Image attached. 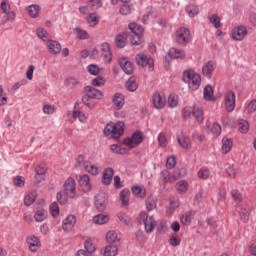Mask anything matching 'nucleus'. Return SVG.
<instances>
[{"instance_id": "f257e3e1", "label": "nucleus", "mask_w": 256, "mask_h": 256, "mask_svg": "<svg viewBox=\"0 0 256 256\" xmlns=\"http://www.w3.org/2000/svg\"><path fill=\"white\" fill-rule=\"evenodd\" d=\"M183 81L188 83L189 89L197 91L201 87V75L193 70H186L183 73Z\"/></svg>"}, {"instance_id": "f03ea898", "label": "nucleus", "mask_w": 256, "mask_h": 256, "mask_svg": "<svg viewBox=\"0 0 256 256\" xmlns=\"http://www.w3.org/2000/svg\"><path fill=\"white\" fill-rule=\"evenodd\" d=\"M123 133H125V123L123 122H111L104 128V135H110L113 139H119Z\"/></svg>"}, {"instance_id": "7ed1b4c3", "label": "nucleus", "mask_w": 256, "mask_h": 256, "mask_svg": "<svg viewBox=\"0 0 256 256\" xmlns=\"http://www.w3.org/2000/svg\"><path fill=\"white\" fill-rule=\"evenodd\" d=\"M160 175L163 183H173V181H177V179L185 177V175H187V170H185V168L178 169L172 174V176L169 170H163Z\"/></svg>"}, {"instance_id": "20e7f679", "label": "nucleus", "mask_w": 256, "mask_h": 256, "mask_svg": "<svg viewBox=\"0 0 256 256\" xmlns=\"http://www.w3.org/2000/svg\"><path fill=\"white\" fill-rule=\"evenodd\" d=\"M182 115L184 119H189L191 115H193L198 123H203V110H201L197 104H195L193 108L185 107L182 111Z\"/></svg>"}, {"instance_id": "39448f33", "label": "nucleus", "mask_w": 256, "mask_h": 256, "mask_svg": "<svg viewBox=\"0 0 256 256\" xmlns=\"http://www.w3.org/2000/svg\"><path fill=\"white\" fill-rule=\"evenodd\" d=\"M191 31L185 27H180L175 32V41L178 45H187L191 43Z\"/></svg>"}, {"instance_id": "423d86ee", "label": "nucleus", "mask_w": 256, "mask_h": 256, "mask_svg": "<svg viewBox=\"0 0 256 256\" xmlns=\"http://www.w3.org/2000/svg\"><path fill=\"white\" fill-rule=\"evenodd\" d=\"M136 63L140 67H148L149 71L155 69V60L150 55L140 52L136 55Z\"/></svg>"}, {"instance_id": "0eeeda50", "label": "nucleus", "mask_w": 256, "mask_h": 256, "mask_svg": "<svg viewBox=\"0 0 256 256\" xmlns=\"http://www.w3.org/2000/svg\"><path fill=\"white\" fill-rule=\"evenodd\" d=\"M143 143V132L137 130L132 134V137H127L123 140V145L129 147V149H133L135 147H139Z\"/></svg>"}, {"instance_id": "6e6552de", "label": "nucleus", "mask_w": 256, "mask_h": 256, "mask_svg": "<svg viewBox=\"0 0 256 256\" xmlns=\"http://www.w3.org/2000/svg\"><path fill=\"white\" fill-rule=\"evenodd\" d=\"M140 225H144L146 233H153L155 229V218L149 216L147 212H141L139 216Z\"/></svg>"}, {"instance_id": "1a4fd4ad", "label": "nucleus", "mask_w": 256, "mask_h": 256, "mask_svg": "<svg viewBox=\"0 0 256 256\" xmlns=\"http://www.w3.org/2000/svg\"><path fill=\"white\" fill-rule=\"evenodd\" d=\"M77 184L75 183V179L68 178L64 183V193H66L67 197L70 199H75V195H77L76 190Z\"/></svg>"}, {"instance_id": "9d476101", "label": "nucleus", "mask_w": 256, "mask_h": 256, "mask_svg": "<svg viewBox=\"0 0 256 256\" xmlns=\"http://www.w3.org/2000/svg\"><path fill=\"white\" fill-rule=\"evenodd\" d=\"M249 35V30L247 29V26L240 25L238 27H235L232 30V39L234 41H243L245 37Z\"/></svg>"}, {"instance_id": "9b49d317", "label": "nucleus", "mask_w": 256, "mask_h": 256, "mask_svg": "<svg viewBox=\"0 0 256 256\" xmlns=\"http://www.w3.org/2000/svg\"><path fill=\"white\" fill-rule=\"evenodd\" d=\"M152 103L155 109H164L165 105H167V99L165 98V94L161 92H155L152 95Z\"/></svg>"}, {"instance_id": "f8f14e48", "label": "nucleus", "mask_w": 256, "mask_h": 256, "mask_svg": "<svg viewBox=\"0 0 256 256\" xmlns=\"http://www.w3.org/2000/svg\"><path fill=\"white\" fill-rule=\"evenodd\" d=\"M235 92L233 91H228L225 96H224V105H225V109L226 111H228L229 113H232V111H235Z\"/></svg>"}, {"instance_id": "ddd939ff", "label": "nucleus", "mask_w": 256, "mask_h": 256, "mask_svg": "<svg viewBox=\"0 0 256 256\" xmlns=\"http://www.w3.org/2000/svg\"><path fill=\"white\" fill-rule=\"evenodd\" d=\"M95 207L98 211H105L107 207V194L100 192L95 196Z\"/></svg>"}, {"instance_id": "4468645a", "label": "nucleus", "mask_w": 256, "mask_h": 256, "mask_svg": "<svg viewBox=\"0 0 256 256\" xmlns=\"http://www.w3.org/2000/svg\"><path fill=\"white\" fill-rule=\"evenodd\" d=\"M217 68V64L214 61L206 62L202 67V75L207 77V79H211L213 77V72Z\"/></svg>"}, {"instance_id": "2eb2a0df", "label": "nucleus", "mask_w": 256, "mask_h": 256, "mask_svg": "<svg viewBox=\"0 0 256 256\" xmlns=\"http://www.w3.org/2000/svg\"><path fill=\"white\" fill-rule=\"evenodd\" d=\"M77 217L75 215H68L62 222L63 231L69 232L75 227Z\"/></svg>"}, {"instance_id": "dca6fc26", "label": "nucleus", "mask_w": 256, "mask_h": 256, "mask_svg": "<svg viewBox=\"0 0 256 256\" xmlns=\"http://www.w3.org/2000/svg\"><path fill=\"white\" fill-rule=\"evenodd\" d=\"M78 183L81 191L84 193H89V191H91V179L89 178V175L85 174L80 176Z\"/></svg>"}, {"instance_id": "f3484780", "label": "nucleus", "mask_w": 256, "mask_h": 256, "mask_svg": "<svg viewBox=\"0 0 256 256\" xmlns=\"http://www.w3.org/2000/svg\"><path fill=\"white\" fill-rule=\"evenodd\" d=\"M46 47L51 55H59L61 53V43L55 40H47Z\"/></svg>"}, {"instance_id": "a211bd4d", "label": "nucleus", "mask_w": 256, "mask_h": 256, "mask_svg": "<svg viewBox=\"0 0 256 256\" xmlns=\"http://www.w3.org/2000/svg\"><path fill=\"white\" fill-rule=\"evenodd\" d=\"M26 243L29 245L30 251L35 253V251H39V247H41V242L39 238L35 235H30L26 238Z\"/></svg>"}, {"instance_id": "6ab92c4d", "label": "nucleus", "mask_w": 256, "mask_h": 256, "mask_svg": "<svg viewBox=\"0 0 256 256\" xmlns=\"http://www.w3.org/2000/svg\"><path fill=\"white\" fill-rule=\"evenodd\" d=\"M119 65L126 75H131L133 73V63L127 58H120Z\"/></svg>"}, {"instance_id": "aec40b11", "label": "nucleus", "mask_w": 256, "mask_h": 256, "mask_svg": "<svg viewBox=\"0 0 256 256\" xmlns=\"http://www.w3.org/2000/svg\"><path fill=\"white\" fill-rule=\"evenodd\" d=\"M85 91L90 99H103V92L93 86H86Z\"/></svg>"}, {"instance_id": "412c9836", "label": "nucleus", "mask_w": 256, "mask_h": 256, "mask_svg": "<svg viewBox=\"0 0 256 256\" xmlns=\"http://www.w3.org/2000/svg\"><path fill=\"white\" fill-rule=\"evenodd\" d=\"M101 51H102V57L106 63H111L113 61L112 55H111V48L109 47V44L103 43L101 45Z\"/></svg>"}, {"instance_id": "4be33fe9", "label": "nucleus", "mask_w": 256, "mask_h": 256, "mask_svg": "<svg viewBox=\"0 0 256 256\" xmlns=\"http://www.w3.org/2000/svg\"><path fill=\"white\" fill-rule=\"evenodd\" d=\"M113 175H115L113 168H106L102 177L103 185H111V181H113Z\"/></svg>"}, {"instance_id": "5701e85b", "label": "nucleus", "mask_w": 256, "mask_h": 256, "mask_svg": "<svg viewBox=\"0 0 256 256\" xmlns=\"http://www.w3.org/2000/svg\"><path fill=\"white\" fill-rule=\"evenodd\" d=\"M131 190L133 195L139 199H145V197H147V189H145V186H133Z\"/></svg>"}, {"instance_id": "b1692460", "label": "nucleus", "mask_w": 256, "mask_h": 256, "mask_svg": "<svg viewBox=\"0 0 256 256\" xmlns=\"http://www.w3.org/2000/svg\"><path fill=\"white\" fill-rule=\"evenodd\" d=\"M168 57H170V59H183V57H185V50L170 48Z\"/></svg>"}, {"instance_id": "393cba45", "label": "nucleus", "mask_w": 256, "mask_h": 256, "mask_svg": "<svg viewBox=\"0 0 256 256\" xmlns=\"http://www.w3.org/2000/svg\"><path fill=\"white\" fill-rule=\"evenodd\" d=\"M177 141L182 149H189V147H191V138L188 136L180 134L177 138Z\"/></svg>"}, {"instance_id": "a878e982", "label": "nucleus", "mask_w": 256, "mask_h": 256, "mask_svg": "<svg viewBox=\"0 0 256 256\" xmlns=\"http://www.w3.org/2000/svg\"><path fill=\"white\" fill-rule=\"evenodd\" d=\"M113 103L116 109H123V105H125V97L121 93H116L113 98Z\"/></svg>"}, {"instance_id": "bb28decb", "label": "nucleus", "mask_w": 256, "mask_h": 256, "mask_svg": "<svg viewBox=\"0 0 256 256\" xmlns=\"http://www.w3.org/2000/svg\"><path fill=\"white\" fill-rule=\"evenodd\" d=\"M126 89L131 93H134L136 89H139V84L137 83V78L132 76L126 82Z\"/></svg>"}, {"instance_id": "cd10ccee", "label": "nucleus", "mask_w": 256, "mask_h": 256, "mask_svg": "<svg viewBox=\"0 0 256 256\" xmlns=\"http://www.w3.org/2000/svg\"><path fill=\"white\" fill-rule=\"evenodd\" d=\"M233 149V140L231 138H223L222 139V153L227 155L229 151Z\"/></svg>"}, {"instance_id": "c85d7f7f", "label": "nucleus", "mask_w": 256, "mask_h": 256, "mask_svg": "<svg viewBox=\"0 0 256 256\" xmlns=\"http://www.w3.org/2000/svg\"><path fill=\"white\" fill-rule=\"evenodd\" d=\"M131 195V191H129V189H123L120 192V201L122 203V207H127V205H129V197Z\"/></svg>"}, {"instance_id": "c756f323", "label": "nucleus", "mask_w": 256, "mask_h": 256, "mask_svg": "<svg viewBox=\"0 0 256 256\" xmlns=\"http://www.w3.org/2000/svg\"><path fill=\"white\" fill-rule=\"evenodd\" d=\"M119 253V248L115 244H109L105 247L104 256H116Z\"/></svg>"}, {"instance_id": "7c9ffc66", "label": "nucleus", "mask_w": 256, "mask_h": 256, "mask_svg": "<svg viewBox=\"0 0 256 256\" xmlns=\"http://www.w3.org/2000/svg\"><path fill=\"white\" fill-rule=\"evenodd\" d=\"M27 11L30 17H32V19H35L39 17V11H41V8L39 7V5L32 4L27 7Z\"/></svg>"}, {"instance_id": "2f4dec72", "label": "nucleus", "mask_w": 256, "mask_h": 256, "mask_svg": "<svg viewBox=\"0 0 256 256\" xmlns=\"http://www.w3.org/2000/svg\"><path fill=\"white\" fill-rule=\"evenodd\" d=\"M146 209L147 211H154V209H157V198H155V196H149L146 199Z\"/></svg>"}, {"instance_id": "473e14b6", "label": "nucleus", "mask_w": 256, "mask_h": 256, "mask_svg": "<svg viewBox=\"0 0 256 256\" xmlns=\"http://www.w3.org/2000/svg\"><path fill=\"white\" fill-rule=\"evenodd\" d=\"M143 34H141V29L138 28L137 30V33L136 34H133L131 37H130V41L132 43V45H141V43H143V37H142Z\"/></svg>"}, {"instance_id": "72a5a7b5", "label": "nucleus", "mask_w": 256, "mask_h": 256, "mask_svg": "<svg viewBox=\"0 0 256 256\" xmlns=\"http://www.w3.org/2000/svg\"><path fill=\"white\" fill-rule=\"evenodd\" d=\"M192 220H193V211L192 210L185 212L181 217L182 225L189 226V225H191Z\"/></svg>"}, {"instance_id": "f704fd0d", "label": "nucleus", "mask_w": 256, "mask_h": 256, "mask_svg": "<svg viewBox=\"0 0 256 256\" xmlns=\"http://www.w3.org/2000/svg\"><path fill=\"white\" fill-rule=\"evenodd\" d=\"M34 219L37 221V223H42V221L47 219V211L45 209L37 210L34 214Z\"/></svg>"}, {"instance_id": "c9c22d12", "label": "nucleus", "mask_w": 256, "mask_h": 256, "mask_svg": "<svg viewBox=\"0 0 256 256\" xmlns=\"http://www.w3.org/2000/svg\"><path fill=\"white\" fill-rule=\"evenodd\" d=\"M37 197V192H29L25 197H24V205L27 207H31L33 203H35V199Z\"/></svg>"}, {"instance_id": "e433bc0d", "label": "nucleus", "mask_w": 256, "mask_h": 256, "mask_svg": "<svg viewBox=\"0 0 256 256\" xmlns=\"http://www.w3.org/2000/svg\"><path fill=\"white\" fill-rule=\"evenodd\" d=\"M203 93L205 101H215V96H213V87H211V85L205 86Z\"/></svg>"}, {"instance_id": "4c0bfd02", "label": "nucleus", "mask_w": 256, "mask_h": 256, "mask_svg": "<svg viewBox=\"0 0 256 256\" xmlns=\"http://www.w3.org/2000/svg\"><path fill=\"white\" fill-rule=\"evenodd\" d=\"M109 221V216L105 214H98L93 217V222L97 225H105Z\"/></svg>"}, {"instance_id": "58836bf2", "label": "nucleus", "mask_w": 256, "mask_h": 256, "mask_svg": "<svg viewBox=\"0 0 256 256\" xmlns=\"http://www.w3.org/2000/svg\"><path fill=\"white\" fill-rule=\"evenodd\" d=\"M84 169L87 173H90V175L97 176L99 173V168L95 165H92L91 162L85 163Z\"/></svg>"}, {"instance_id": "ea45409f", "label": "nucleus", "mask_w": 256, "mask_h": 256, "mask_svg": "<svg viewBox=\"0 0 256 256\" xmlns=\"http://www.w3.org/2000/svg\"><path fill=\"white\" fill-rule=\"evenodd\" d=\"M126 35L127 34L125 33L118 34L115 38L116 46H118L120 49H123V47H125L126 45L125 43V41H127Z\"/></svg>"}, {"instance_id": "a19ab883", "label": "nucleus", "mask_w": 256, "mask_h": 256, "mask_svg": "<svg viewBox=\"0 0 256 256\" xmlns=\"http://www.w3.org/2000/svg\"><path fill=\"white\" fill-rule=\"evenodd\" d=\"M175 187L179 193H186L187 189L189 188V183H187L185 180H181L176 183Z\"/></svg>"}, {"instance_id": "79ce46f5", "label": "nucleus", "mask_w": 256, "mask_h": 256, "mask_svg": "<svg viewBox=\"0 0 256 256\" xmlns=\"http://www.w3.org/2000/svg\"><path fill=\"white\" fill-rule=\"evenodd\" d=\"M185 11L189 17H195V15H199V8L193 4L186 6Z\"/></svg>"}, {"instance_id": "37998d69", "label": "nucleus", "mask_w": 256, "mask_h": 256, "mask_svg": "<svg viewBox=\"0 0 256 256\" xmlns=\"http://www.w3.org/2000/svg\"><path fill=\"white\" fill-rule=\"evenodd\" d=\"M117 217H118L119 221L121 223H123L124 225H127V226L131 225V218L127 214H125L123 212H118Z\"/></svg>"}, {"instance_id": "c03bdc74", "label": "nucleus", "mask_w": 256, "mask_h": 256, "mask_svg": "<svg viewBox=\"0 0 256 256\" xmlns=\"http://www.w3.org/2000/svg\"><path fill=\"white\" fill-rule=\"evenodd\" d=\"M179 105V98L175 94H170L168 97V106L171 109H175Z\"/></svg>"}, {"instance_id": "a18cd8bd", "label": "nucleus", "mask_w": 256, "mask_h": 256, "mask_svg": "<svg viewBox=\"0 0 256 256\" xmlns=\"http://www.w3.org/2000/svg\"><path fill=\"white\" fill-rule=\"evenodd\" d=\"M77 39H80L81 41H85L86 39H89V33L87 31L81 29L80 27L75 29Z\"/></svg>"}, {"instance_id": "49530a36", "label": "nucleus", "mask_w": 256, "mask_h": 256, "mask_svg": "<svg viewBox=\"0 0 256 256\" xmlns=\"http://www.w3.org/2000/svg\"><path fill=\"white\" fill-rule=\"evenodd\" d=\"M238 130L240 131V133H249V122H247L246 120H241L238 123Z\"/></svg>"}, {"instance_id": "de8ad7c7", "label": "nucleus", "mask_w": 256, "mask_h": 256, "mask_svg": "<svg viewBox=\"0 0 256 256\" xmlns=\"http://www.w3.org/2000/svg\"><path fill=\"white\" fill-rule=\"evenodd\" d=\"M133 5H129V4H123L120 7V14L121 15H131V12L133 11Z\"/></svg>"}, {"instance_id": "09e8293b", "label": "nucleus", "mask_w": 256, "mask_h": 256, "mask_svg": "<svg viewBox=\"0 0 256 256\" xmlns=\"http://www.w3.org/2000/svg\"><path fill=\"white\" fill-rule=\"evenodd\" d=\"M87 23H89V25L91 26H95L97 25V23H99V18L97 17V14L95 13H90L87 16Z\"/></svg>"}, {"instance_id": "8fccbe9b", "label": "nucleus", "mask_w": 256, "mask_h": 256, "mask_svg": "<svg viewBox=\"0 0 256 256\" xmlns=\"http://www.w3.org/2000/svg\"><path fill=\"white\" fill-rule=\"evenodd\" d=\"M210 23H212L213 27H215V29H219V27H221V18H219V16L217 14H214L210 17L209 19Z\"/></svg>"}, {"instance_id": "3c124183", "label": "nucleus", "mask_w": 256, "mask_h": 256, "mask_svg": "<svg viewBox=\"0 0 256 256\" xmlns=\"http://www.w3.org/2000/svg\"><path fill=\"white\" fill-rule=\"evenodd\" d=\"M129 29L131 33L137 34V31L140 29V34H143V27L135 22L129 24Z\"/></svg>"}, {"instance_id": "603ef678", "label": "nucleus", "mask_w": 256, "mask_h": 256, "mask_svg": "<svg viewBox=\"0 0 256 256\" xmlns=\"http://www.w3.org/2000/svg\"><path fill=\"white\" fill-rule=\"evenodd\" d=\"M101 0H90L88 3V7H90V11H95V9H99L102 7Z\"/></svg>"}, {"instance_id": "864d4df0", "label": "nucleus", "mask_w": 256, "mask_h": 256, "mask_svg": "<svg viewBox=\"0 0 256 256\" xmlns=\"http://www.w3.org/2000/svg\"><path fill=\"white\" fill-rule=\"evenodd\" d=\"M15 187H25V178L23 176H16L13 179Z\"/></svg>"}, {"instance_id": "5fc2aeb1", "label": "nucleus", "mask_w": 256, "mask_h": 256, "mask_svg": "<svg viewBox=\"0 0 256 256\" xmlns=\"http://www.w3.org/2000/svg\"><path fill=\"white\" fill-rule=\"evenodd\" d=\"M106 240L108 243H115V241H117V232H115V231L107 232Z\"/></svg>"}, {"instance_id": "6e6d98bb", "label": "nucleus", "mask_w": 256, "mask_h": 256, "mask_svg": "<svg viewBox=\"0 0 256 256\" xmlns=\"http://www.w3.org/2000/svg\"><path fill=\"white\" fill-rule=\"evenodd\" d=\"M177 165V160L175 159V156H170L167 158L166 161V168L167 169H173Z\"/></svg>"}, {"instance_id": "4d7b16f0", "label": "nucleus", "mask_w": 256, "mask_h": 256, "mask_svg": "<svg viewBox=\"0 0 256 256\" xmlns=\"http://www.w3.org/2000/svg\"><path fill=\"white\" fill-rule=\"evenodd\" d=\"M36 180L38 183H41V177L45 175V167L43 166H37L36 167Z\"/></svg>"}, {"instance_id": "13d9d810", "label": "nucleus", "mask_w": 256, "mask_h": 256, "mask_svg": "<svg viewBox=\"0 0 256 256\" xmlns=\"http://www.w3.org/2000/svg\"><path fill=\"white\" fill-rule=\"evenodd\" d=\"M239 216L241 221H243L244 223H247V221H249V211H247V209L241 208Z\"/></svg>"}, {"instance_id": "bf43d9fd", "label": "nucleus", "mask_w": 256, "mask_h": 256, "mask_svg": "<svg viewBox=\"0 0 256 256\" xmlns=\"http://www.w3.org/2000/svg\"><path fill=\"white\" fill-rule=\"evenodd\" d=\"M36 33H37L39 39H42V41H46V43H47V41L50 40V39L47 38V31H45V29H43V28H38V29L36 30Z\"/></svg>"}, {"instance_id": "052dcab7", "label": "nucleus", "mask_w": 256, "mask_h": 256, "mask_svg": "<svg viewBox=\"0 0 256 256\" xmlns=\"http://www.w3.org/2000/svg\"><path fill=\"white\" fill-rule=\"evenodd\" d=\"M168 143L169 142L167 141V137H165V134L160 133L158 135V144H159V146L165 148V147H167Z\"/></svg>"}, {"instance_id": "680f3d73", "label": "nucleus", "mask_w": 256, "mask_h": 256, "mask_svg": "<svg viewBox=\"0 0 256 256\" xmlns=\"http://www.w3.org/2000/svg\"><path fill=\"white\" fill-rule=\"evenodd\" d=\"M231 196H232L233 200L235 201V203H241L243 201V196L237 190H232Z\"/></svg>"}, {"instance_id": "e2e57ef3", "label": "nucleus", "mask_w": 256, "mask_h": 256, "mask_svg": "<svg viewBox=\"0 0 256 256\" xmlns=\"http://www.w3.org/2000/svg\"><path fill=\"white\" fill-rule=\"evenodd\" d=\"M43 113H45V115H53V113H55V106L51 104L44 105Z\"/></svg>"}, {"instance_id": "0e129e2a", "label": "nucleus", "mask_w": 256, "mask_h": 256, "mask_svg": "<svg viewBox=\"0 0 256 256\" xmlns=\"http://www.w3.org/2000/svg\"><path fill=\"white\" fill-rule=\"evenodd\" d=\"M88 73H90V75H99L100 69L99 66L95 65V64H90L88 67Z\"/></svg>"}, {"instance_id": "69168bd1", "label": "nucleus", "mask_w": 256, "mask_h": 256, "mask_svg": "<svg viewBox=\"0 0 256 256\" xmlns=\"http://www.w3.org/2000/svg\"><path fill=\"white\" fill-rule=\"evenodd\" d=\"M50 212L53 217H57V215H59V204H57L56 202H53L50 205Z\"/></svg>"}, {"instance_id": "338daca9", "label": "nucleus", "mask_w": 256, "mask_h": 256, "mask_svg": "<svg viewBox=\"0 0 256 256\" xmlns=\"http://www.w3.org/2000/svg\"><path fill=\"white\" fill-rule=\"evenodd\" d=\"M199 179H209V170L202 168L198 171Z\"/></svg>"}, {"instance_id": "774afa93", "label": "nucleus", "mask_w": 256, "mask_h": 256, "mask_svg": "<svg viewBox=\"0 0 256 256\" xmlns=\"http://www.w3.org/2000/svg\"><path fill=\"white\" fill-rule=\"evenodd\" d=\"M248 113H255L256 111V100H252L247 106Z\"/></svg>"}]
</instances>
